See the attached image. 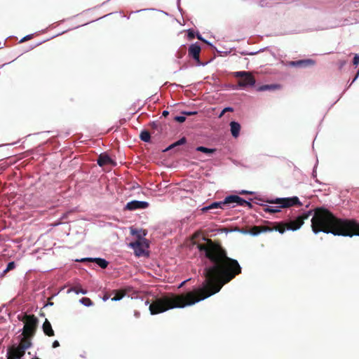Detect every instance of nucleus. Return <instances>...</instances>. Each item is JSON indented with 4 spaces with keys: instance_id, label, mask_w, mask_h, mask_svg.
<instances>
[{
    "instance_id": "nucleus-1",
    "label": "nucleus",
    "mask_w": 359,
    "mask_h": 359,
    "mask_svg": "<svg viewBox=\"0 0 359 359\" xmlns=\"http://www.w3.org/2000/svg\"><path fill=\"white\" fill-rule=\"evenodd\" d=\"M197 248L201 256L206 259L203 287L181 294L170 293L156 297L149 304L151 315L193 305L217 293L225 284L241 273L242 269L238 261L229 257L226 250L220 243L206 238L203 243L197 244Z\"/></svg>"
},
{
    "instance_id": "nucleus-2",
    "label": "nucleus",
    "mask_w": 359,
    "mask_h": 359,
    "mask_svg": "<svg viewBox=\"0 0 359 359\" xmlns=\"http://www.w3.org/2000/svg\"><path fill=\"white\" fill-rule=\"evenodd\" d=\"M311 228L315 233L323 231L335 236H359V224L355 220L338 218L324 208L315 209Z\"/></svg>"
},
{
    "instance_id": "nucleus-3",
    "label": "nucleus",
    "mask_w": 359,
    "mask_h": 359,
    "mask_svg": "<svg viewBox=\"0 0 359 359\" xmlns=\"http://www.w3.org/2000/svg\"><path fill=\"white\" fill-rule=\"evenodd\" d=\"M312 211H308L298 216L294 219H290L286 222H275L273 226H271V231L276 230L280 233H283L286 230L296 231L299 229L304 223L305 219H308L311 215Z\"/></svg>"
},
{
    "instance_id": "nucleus-4",
    "label": "nucleus",
    "mask_w": 359,
    "mask_h": 359,
    "mask_svg": "<svg viewBox=\"0 0 359 359\" xmlns=\"http://www.w3.org/2000/svg\"><path fill=\"white\" fill-rule=\"evenodd\" d=\"M302 203L300 202L297 196L290 198H276L271 199V213L279 212V208H290L292 206H302Z\"/></svg>"
},
{
    "instance_id": "nucleus-5",
    "label": "nucleus",
    "mask_w": 359,
    "mask_h": 359,
    "mask_svg": "<svg viewBox=\"0 0 359 359\" xmlns=\"http://www.w3.org/2000/svg\"><path fill=\"white\" fill-rule=\"evenodd\" d=\"M18 318L25 323L23 327V336H34L38 325V318L34 315L18 316Z\"/></svg>"
},
{
    "instance_id": "nucleus-6",
    "label": "nucleus",
    "mask_w": 359,
    "mask_h": 359,
    "mask_svg": "<svg viewBox=\"0 0 359 359\" xmlns=\"http://www.w3.org/2000/svg\"><path fill=\"white\" fill-rule=\"evenodd\" d=\"M233 76L238 79V84L240 87L253 86L255 83V79L250 72H236Z\"/></svg>"
},
{
    "instance_id": "nucleus-7",
    "label": "nucleus",
    "mask_w": 359,
    "mask_h": 359,
    "mask_svg": "<svg viewBox=\"0 0 359 359\" xmlns=\"http://www.w3.org/2000/svg\"><path fill=\"white\" fill-rule=\"evenodd\" d=\"M25 351L21 348L19 346H13L8 349L7 358H11L14 359H20L24 356Z\"/></svg>"
},
{
    "instance_id": "nucleus-8",
    "label": "nucleus",
    "mask_w": 359,
    "mask_h": 359,
    "mask_svg": "<svg viewBox=\"0 0 359 359\" xmlns=\"http://www.w3.org/2000/svg\"><path fill=\"white\" fill-rule=\"evenodd\" d=\"M226 201L229 202L230 205L236 203L241 206L251 207V203L236 195H230L226 197Z\"/></svg>"
},
{
    "instance_id": "nucleus-9",
    "label": "nucleus",
    "mask_w": 359,
    "mask_h": 359,
    "mask_svg": "<svg viewBox=\"0 0 359 359\" xmlns=\"http://www.w3.org/2000/svg\"><path fill=\"white\" fill-rule=\"evenodd\" d=\"M225 206L230 207L229 202L226 201V198L222 201L214 202L208 206L203 207L201 209V211L203 212H206L208 210H213V209H217V208L224 209Z\"/></svg>"
},
{
    "instance_id": "nucleus-10",
    "label": "nucleus",
    "mask_w": 359,
    "mask_h": 359,
    "mask_svg": "<svg viewBox=\"0 0 359 359\" xmlns=\"http://www.w3.org/2000/svg\"><path fill=\"white\" fill-rule=\"evenodd\" d=\"M201 50V46L197 43H194L189 46L188 49V53L190 57H193L196 61L199 62Z\"/></svg>"
},
{
    "instance_id": "nucleus-11",
    "label": "nucleus",
    "mask_w": 359,
    "mask_h": 359,
    "mask_svg": "<svg viewBox=\"0 0 359 359\" xmlns=\"http://www.w3.org/2000/svg\"><path fill=\"white\" fill-rule=\"evenodd\" d=\"M149 206V203L145 201H133L127 203L126 209L134 210L137 209H144Z\"/></svg>"
},
{
    "instance_id": "nucleus-12",
    "label": "nucleus",
    "mask_w": 359,
    "mask_h": 359,
    "mask_svg": "<svg viewBox=\"0 0 359 359\" xmlns=\"http://www.w3.org/2000/svg\"><path fill=\"white\" fill-rule=\"evenodd\" d=\"M97 162L100 166H104L106 165H116V163L108 155L105 154H100L97 158Z\"/></svg>"
},
{
    "instance_id": "nucleus-13",
    "label": "nucleus",
    "mask_w": 359,
    "mask_h": 359,
    "mask_svg": "<svg viewBox=\"0 0 359 359\" xmlns=\"http://www.w3.org/2000/svg\"><path fill=\"white\" fill-rule=\"evenodd\" d=\"M79 261L81 262H95L102 269H106L109 264L107 261H106L104 259H102V258H83Z\"/></svg>"
},
{
    "instance_id": "nucleus-14",
    "label": "nucleus",
    "mask_w": 359,
    "mask_h": 359,
    "mask_svg": "<svg viewBox=\"0 0 359 359\" xmlns=\"http://www.w3.org/2000/svg\"><path fill=\"white\" fill-rule=\"evenodd\" d=\"M268 230H269V226H253L248 230V232L252 236H257L262 232L267 231Z\"/></svg>"
},
{
    "instance_id": "nucleus-15",
    "label": "nucleus",
    "mask_w": 359,
    "mask_h": 359,
    "mask_svg": "<svg viewBox=\"0 0 359 359\" xmlns=\"http://www.w3.org/2000/svg\"><path fill=\"white\" fill-rule=\"evenodd\" d=\"M42 330L43 333L48 337H53L55 335L51 324L47 319L43 323Z\"/></svg>"
},
{
    "instance_id": "nucleus-16",
    "label": "nucleus",
    "mask_w": 359,
    "mask_h": 359,
    "mask_svg": "<svg viewBox=\"0 0 359 359\" xmlns=\"http://www.w3.org/2000/svg\"><path fill=\"white\" fill-rule=\"evenodd\" d=\"M314 64L315 61L311 59L300 60L297 61H293L291 62V65L294 67H306L313 65Z\"/></svg>"
},
{
    "instance_id": "nucleus-17",
    "label": "nucleus",
    "mask_w": 359,
    "mask_h": 359,
    "mask_svg": "<svg viewBox=\"0 0 359 359\" xmlns=\"http://www.w3.org/2000/svg\"><path fill=\"white\" fill-rule=\"evenodd\" d=\"M32 337V336H23L18 346L24 351H26L27 349L30 348L32 346V342L31 340L29 339V337Z\"/></svg>"
},
{
    "instance_id": "nucleus-18",
    "label": "nucleus",
    "mask_w": 359,
    "mask_h": 359,
    "mask_svg": "<svg viewBox=\"0 0 359 359\" xmlns=\"http://www.w3.org/2000/svg\"><path fill=\"white\" fill-rule=\"evenodd\" d=\"M231 133L233 137H238L241 130V125L236 121L230 123Z\"/></svg>"
},
{
    "instance_id": "nucleus-19",
    "label": "nucleus",
    "mask_w": 359,
    "mask_h": 359,
    "mask_svg": "<svg viewBox=\"0 0 359 359\" xmlns=\"http://www.w3.org/2000/svg\"><path fill=\"white\" fill-rule=\"evenodd\" d=\"M75 292L76 294H79V293H81V294H86L87 293V290H84L81 287V286L80 285H75L72 287H71L69 290H68V292Z\"/></svg>"
},
{
    "instance_id": "nucleus-20",
    "label": "nucleus",
    "mask_w": 359,
    "mask_h": 359,
    "mask_svg": "<svg viewBox=\"0 0 359 359\" xmlns=\"http://www.w3.org/2000/svg\"><path fill=\"white\" fill-rule=\"evenodd\" d=\"M114 292L115 293V295L111 298L112 301H119L126 295V292L121 290H114Z\"/></svg>"
},
{
    "instance_id": "nucleus-21",
    "label": "nucleus",
    "mask_w": 359,
    "mask_h": 359,
    "mask_svg": "<svg viewBox=\"0 0 359 359\" xmlns=\"http://www.w3.org/2000/svg\"><path fill=\"white\" fill-rule=\"evenodd\" d=\"M140 137L142 141H144L145 142H149L151 139V135L149 131L147 130H143L140 133Z\"/></svg>"
},
{
    "instance_id": "nucleus-22",
    "label": "nucleus",
    "mask_w": 359,
    "mask_h": 359,
    "mask_svg": "<svg viewBox=\"0 0 359 359\" xmlns=\"http://www.w3.org/2000/svg\"><path fill=\"white\" fill-rule=\"evenodd\" d=\"M16 266V264L14 262H11L8 264L6 269H4L1 274V276H4L7 273H8L10 271L13 270Z\"/></svg>"
},
{
    "instance_id": "nucleus-23",
    "label": "nucleus",
    "mask_w": 359,
    "mask_h": 359,
    "mask_svg": "<svg viewBox=\"0 0 359 359\" xmlns=\"http://www.w3.org/2000/svg\"><path fill=\"white\" fill-rule=\"evenodd\" d=\"M196 151H201V152L207 154H213L216 151V149H209V148L201 146V147H198L196 148Z\"/></svg>"
},
{
    "instance_id": "nucleus-24",
    "label": "nucleus",
    "mask_w": 359,
    "mask_h": 359,
    "mask_svg": "<svg viewBox=\"0 0 359 359\" xmlns=\"http://www.w3.org/2000/svg\"><path fill=\"white\" fill-rule=\"evenodd\" d=\"M187 142V140L184 137H182L180 140H179L178 141L175 142V143L172 144L171 145H170L166 150H169V149H171L172 148H174L177 146H180V145H182L184 144H185Z\"/></svg>"
},
{
    "instance_id": "nucleus-25",
    "label": "nucleus",
    "mask_w": 359,
    "mask_h": 359,
    "mask_svg": "<svg viewBox=\"0 0 359 359\" xmlns=\"http://www.w3.org/2000/svg\"><path fill=\"white\" fill-rule=\"evenodd\" d=\"M187 53V48L185 46H182L180 48L178 51L177 52V57L182 58Z\"/></svg>"
},
{
    "instance_id": "nucleus-26",
    "label": "nucleus",
    "mask_w": 359,
    "mask_h": 359,
    "mask_svg": "<svg viewBox=\"0 0 359 359\" xmlns=\"http://www.w3.org/2000/svg\"><path fill=\"white\" fill-rule=\"evenodd\" d=\"M80 302L86 306H90L93 304V302L88 297L81 298Z\"/></svg>"
},
{
    "instance_id": "nucleus-27",
    "label": "nucleus",
    "mask_w": 359,
    "mask_h": 359,
    "mask_svg": "<svg viewBox=\"0 0 359 359\" xmlns=\"http://www.w3.org/2000/svg\"><path fill=\"white\" fill-rule=\"evenodd\" d=\"M142 245V243L140 241H137L135 243H131V245L135 249L136 251L137 249L140 248Z\"/></svg>"
},
{
    "instance_id": "nucleus-28",
    "label": "nucleus",
    "mask_w": 359,
    "mask_h": 359,
    "mask_svg": "<svg viewBox=\"0 0 359 359\" xmlns=\"http://www.w3.org/2000/svg\"><path fill=\"white\" fill-rule=\"evenodd\" d=\"M174 120L179 123H183L185 121L186 117L184 116H177L174 118Z\"/></svg>"
},
{
    "instance_id": "nucleus-29",
    "label": "nucleus",
    "mask_w": 359,
    "mask_h": 359,
    "mask_svg": "<svg viewBox=\"0 0 359 359\" xmlns=\"http://www.w3.org/2000/svg\"><path fill=\"white\" fill-rule=\"evenodd\" d=\"M353 63L354 65L357 66L358 64H359V56L358 55H355L353 58Z\"/></svg>"
},
{
    "instance_id": "nucleus-30",
    "label": "nucleus",
    "mask_w": 359,
    "mask_h": 359,
    "mask_svg": "<svg viewBox=\"0 0 359 359\" xmlns=\"http://www.w3.org/2000/svg\"><path fill=\"white\" fill-rule=\"evenodd\" d=\"M32 38V35H27L26 36H25L24 38H22L21 40H20V43H22V42H25L27 40H29Z\"/></svg>"
},
{
    "instance_id": "nucleus-31",
    "label": "nucleus",
    "mask_w": 359,
    "mask_h": 359,
    "mask_svg": "<svg viewBox=\"0 0 359 359\" xmlns=\"http://www.w3.org/2000/svg\"><path fill=\"white\" fill-rule=\"evenodd\" d=\"M196 111H183L182 114L187 116H192L196 114Z\"/></svg>"
},
{
    "instance_id": "nucleus-32",
    "label": "nucleus",
    "mask_w": 359,
    "mask_h": 359,
    "mask_svg": "<svg viewBox=\"0 0 359 359\" xmlns=\"http://www.w3.org/2000/svg\"><path fill=\"white\" fill-rule=\"evenodd\" d=\"M233 111V109L232 107H226L223 109V113L226 112H232Z\"/></svg>"
},
{
    "instance_id": "nucleus-33",
    "label": "nucleus",
    "mask_w": 359,
    "mask_h": 359,
    "mask_svg": "<svg viewBox=\"0 0 359 359\" xmlns=\"http://www.w3.org/2000/svg\"><path fill=\"white\" fill-rule=\"evenodd\" d=\"M52 346H53V348H57V347H58V346H60V343H59V341H57V340L54 341L53 342Z\"/></svg>"
},
{
    "instance_id": "nucleus-34",
    "label": "nucleus",
    "mask_w": 359,
    "mask_h": 359,
    "mask_svg": "<svg viewBox=\"0 0 359 359\" xmlns=\"http://www.w3.org/2000/svg\"><path fill=\"white\" fill-rule=\"evenodd\" d=\"M134 316L139 318L140 317V312L137 310L134 311Z\"/></svg>"
},
{
    "instance_id": "nucleus-35",
    "label": "nucleus",
    "mask_w": 359,
    "mask_h": 359,
    "mask_svg": "<svg viewBox=\"0 0 359 359\" xmlns=\"http://www.w3.org/2000/svg\"><path fill=\"white\" fill-rule=\"evenodd\" d=\"M239 194H251L252 192L248 191H242Z\"/></svg>"
},
{
    "instance_id": "nucleus-36",
    "label": "nucleus",
    "mask_w": 359,
    "mask_h": 359,
    "mask_svg": "<svg viewBox=\"0 0 359 359\" xmlns=\"http://www.w3.org/2000/svg\"><path fill=\"white\" fill-rule=\"evenodd\" d=\"M169 114V112L168 111H163L162 113V116L164 117H166Z\"/></svg>"
},
{
    "instance_id": "nucleus-37",
    "label": "nucleus",
    "mask_w": 359,
    "mask_h": 359,
    "mask_svg": "<svg viewBox=\"0 0 359 359\" xmlns=\"http://www.w3.org/2000/svg\"><path fill=\"white\" fill-rule=\"evenodd\" d=\"M189 38L193 39L194 37V33L192 32L189 31Z\"/></svg>"
},
{
    "instance_id": "nucleus-38",
    "label": "nucleus",
    "mask_w": 359,
    "mask_h": 359,
    "mask_svg": "<svg viewBox=\"0 0 359 359\" xmlns=\"http://www.w3.org/2000/svg\"><path fill=\"white\" fill-rule=\"evenodd\" d=\"M109 298V296L108 294H104L103 297V300L107 301Z\"/></svg>"
},
{
    "instance_id": "nucleus-39",
    "label": "nucleus",
    "mask_w": 359,
    "mask_h": 359,
    "mask_svg": "<svg viewBox=\"0 0 359 359\" xmlns=\"http://www.w3.org/2000/svg\"><path fill=\"white\" fill-rule=\"evenodd\" d=\"M269 85H266V86H263L262 88V89H263V90H266V89H269Z\"/></svg>"
},
{
    "instance_id": "nucleus-40",
    "label": "nucleus",
    "mask_w": 359,
    "mask_h": 359,
    "mask_svg": "<svg viewBox=\"0 0 359 359\" xmlns=\"http://www.w3.org/2000/svg\"><path fill=\"white\" fill-rule=\"evenodd\" d=\"M270 88H271V90L276 89V88H277V86H275V85H271Z\"/></svg>"
},
{
    "instance_id": "nucleus-41",
    "label": "nucleus",
    "mask_w": 359,
    "mask_h": 359,
    "mask_svg": "<svg viewBox=\"0 0 359 359\" xmlns=\"http://www.w3.org/2000/svg\"><path fill=\"white\" fill-rule=\"evenodd\" d=\"M151 126H152L153 128H156L157 127V124L156 123H154V122L151 123Z\"/></svg>"
},
{
    "instance_id": "nucleus-42",
    "label": "nucleus",
    "mask_w": 359,
    "mask_h": 359,
    "mask_svg": "<svg viewBox=\"0 0 359 359\" xmlns=\"http://www.w3.org/2000/svg\"><path fill=\"white\" fill-rule=\"evenodd\" d=\"M225 113H223V110L222 111V112L220 113V114L219 115V118H221L222 116H224Z\"/></svg>"
},
{
    "instance_id": "nucleus-43",
    "label": "nucleus",
    "mask_w": 359,
    "mask_h": 359,
    "mask_svg": "<svg viewBox=\"0 0 359 359\" xmlns=\"http://www.w3.org/2000/svg\"><path fill=\"white\" fill-rule=\"evenodd\" d=\"M145 304H146L147 305V304H149V300H147V301H146V302H145Z\"/></svg>"
},
{
    "instance_id": "nucleus-44",
    "label": "nucleus",
    "mask_w": 359,
    "mask_h": 359,
    "mask_svg": "<svg viewBox=\"0 0 359 359\" xmlns=\"http://www.w3.org/2000/svg\"><path fill=\"white\" fill-rule=\"evenodd\" d=\"M265 210H266V211H269V208H265Z\"/></svg>"
}]
</instances>
